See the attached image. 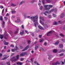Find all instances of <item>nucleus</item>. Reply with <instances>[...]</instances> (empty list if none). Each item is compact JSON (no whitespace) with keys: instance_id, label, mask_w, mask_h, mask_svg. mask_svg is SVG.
I'll return each instance as SVG.
<instances>
[{"instance_id":"f257e3e1","label":"nucleus","mask_w":65,"mask_h":65,"mask_svg":"<svg viewBox=\"0 0 65 65\" xmlns=\"http://www.w3.org/2000/svg\"><path fill=\"white\" fill-rule=\"evenodd\" d=\"M30 19L34 23V25L36 27L38 25V16L36 15L35 16H32L30 18Z\"/></svg>"},{"instance_id":"f03ea898","label":"nucleus","mask_w":65,"mask_h":65,"mask_svg":"<svg viewBox=\"0 0 65 65\" xmlns=\"http://www.w3.org/2000/svg\"><path fill=\"white\" fill-rule=\"evenodd\" d=\"M17 59H15V57H14L12 58L11 59V60L12 61V62L13 61H17L19 58V55H17L16 56Z\"/></svg>"},{"instance_id":"7ed1b4c3","label":"nucleus","mask_w":65,"mask_h":65,"mask_svg":"<svg viewBox=\"0 0 65 65\" xmlns=\"http://www.w3.org/2000/svg\"><path fill=\"white\" fill-rule=\"evenodd\" d=\"M47 6H48V5H44V7L45 8V10H49L50 9V8H47Z\"/></svg>"},{"instance_id":"20e7f679","label":"nucleus","mask_w":65,"mask_h":65,"mask_svg":"<svg viewBox=\"0 0 65 65\" xmlns=\"http://www.w3.org/2000/svg\"><path fill=\"white\" fill-rule=\"evenodd\" d=\"M20 21V18L19 17H17V20L15 21V22H16V23H19Z\"/></svg>"},{"instance_id":"39448f33","label":"nucleus","mask_w":65,"mask_h":65,"mask_svg":"<svg viewBox=\"0 0 65 65\" xmlns=\"http://www.w3.org/2000/svg\"><path fill=\"white\" fill-rule=\"evenodd\" d=\"M40 22L41 25H42L43 26H47V25L46 24H45L43 22H42L41 20L40 21Z\"/></svg>"},{"instance_id":"423d86ee","label":"nucleus","mask_w":65,"mask_h":65,"mask_svg":"<svg viewBox=\"0 0 65 65\" xmlns=\"http://www.w3.org/2000/svg\"><path fill=\"white\" fill-rule=\"evenodd\" d=\"M29 45H28L26 47H25L24 49L22 50V51H25V50H27V49L29 48Z\"/></svg>"},{"instance_id":"0eeeda50","label":"nucleus","mask_w":65,"mask_h":65,"mask_svg":"<svg viewBox=\"0 0 65 65\" xmlns=\"http://www.w3.org/2000/svg\"><path fill=\"white\" fill-rule=\"evenodd\" d=\"M26 54V53L24 52V53H22L20 54V56H21V57H22V56H24L25 54Z\"/></svg>"},{"instance_id":"6e6552de","label":"nucleus","mask_w":65,"mask_h":65,"mask_svg":"<svg viewBox=\"0 0 65 65\" xmlns=\"http://www.w3.org/2000/svg\"><path fill=\"white\" fill-rule=\"evenodd\" d=\"M39 19L40 20H42L43 22H44V18H43V17H41L40 16L39 17Z\"/></svg>"},{"instance_id":"1a4fd4ad","label":"nucleus","mask_w":65,"mask_h":65,"mask_svg":"<svg viewBox=\"0 0 65 65\" xmlns=\"http://www.w3.org/2000/svg\"><path fill=\"white\" fill-rule=\"evenodd\" d=\"M52 32H53V31H51L49 32H48V33H47V36H50V34H51Z\"/></svg>"},{"instance_id":"9d476101","label":"nucleus","mask_w":65,"mask_h":65,"mask_svg":"<svg viewBox=\"0 0 65 65\" xmlns=\"http://www.w3.org/2000/svg\"><path fill=\"white\" fill-rule=\"evenodd\" d=\"M64 16H65V14L63 13L61 14L60 18H63Z\"/></svg>"},{"instance_id":"9b49d317","label":"nucleus","mask_w":65,"mask_h":65,"mask_svg":"<svg viewBox=\"0 0 65 65\" xmlns=\"http://www.w3.org/2000/svg\"><path fill=\"white\" fill-rule=\"evenodd\" d=\"M38 27H39V28L41 29V30H43L44 29L40 25L38 26Z\"/></svg>"},{"instance_id":"f8f14e48","label":"nucleus","mask_w":65,"mask_h":65,"mask_svg":"<svg viewBox=\"0 0 65 65\" xmlns=\"http://www.w3.org/2000/svg\"><path fill=\"white\" fill-rule=\"evenodd\" d=\"M53 65H57L58 64H59V63L58 61H57V62H56V63H53Z\"/></svg>"},{"instance_id":"ddd939ff","label":"nucleus","mask_w":65,"mask_h":65,"mask_svg":"<svg viewBox=\"0 0 65 65\" xmlns=\"http://www.w3.org/2000/svg\"><path fill=\"white\" fill-rule=\"evenodd\" d=\"M59 47L60 48H63V44H60L59 45Z\"/></svg>"},{"instance_id":"4468645a","label":"nucleus","mask_w":65,"mask_h":65,"mask_svg":"<svg viewBox=\"0 0 65 65\" xmlns=\"http://www.w3.org/2000/svg\"><path fill=\"white\" fill-rule=\"evenodd\" d=\"M17 64H18V65H22L23 64V62H17Z\"/></svg>"},{"instance_id":"2eb2a0df","label":"nucleus","mask_w":65,"mask_h":65,"mask_svg":"<svg viewBox=\"0 0 65 65\" xmlns=\"http://www.w3.org/2000/svg\"><path fill=\"white\" fill-rule=\"evenodd\" d=\"M4 44L6 45L8 44V43L6 42V41H4Z\"/></svg>"},{"instance_id":"dca6fc26","label":"nucleus","mask_w":65,"mask_h":65,"mask_svg":"<svg viewBox=\"0 0 65 65\" xmlns=\"http://www.w3.org/2000/svg\"><path fill=\"white\" fill-rule=\"evenodd\" d=\"M59 41H57L54 44L55 45H57V44H59Z\"/></svg>"},{"instance_id":"f3484780","label":"nucleus","mask_w":65,"mask_h":65,"mask_svg":"<svg viewBox=\"0 0 65 65\" xmlns=\"http://www.w3.org/2000/svg\"><path fill=\"white\" fill-rule=\"evenodd\" d=\"M2 23H3V28L4 27V25H5V22L3 21H2Z\"/></svg>"},{"instance_id":"a211bd4d","label":"nucleus","mask_w":65,"mask_h":65,"mask_svg":"<svg viewBox=\"0 0 65 65\" xmlns=\"http://www.w3.org/2000/svg\"><path fill=\"white\" fill-rule=\"evenodd\" d=\"M20 35H23V34H24V30L22 31V32H20Z\"/></svg>"},{"instance_id":"6ab92c4d","label":"nucleus","mask_w":65,"mask_h":65,"mask_svg":"<svg viewBox=\"0 0 65 65\" xmlns=\"http://www.w3.org/2000/svg\"><path fill=\"white\" fill-rule=\"evenodd\" d=\"M64 52V50L63 49H62L60 51L59 53H61V52Z\"/></svg>"},{"instance_id":"aec40b11","label":"nucleus","mask_w":65,"mask_h":65,"mask_svg":"<svg viewBox=\"0 0 65 65\" xmlns=\"http://www.w3.org/2000/svg\"><path fill=\"white\" fill-rule=\"evenodd\" d=\"M58 24V23H57V22H54L53 23V25H56Z\"/></svg>"},{"instance_id":"412c9836","label":"nucleus","mask_w":65,"mask_h":65,"mask_svg":"<svg viewBox=\"0 0 65 65\" xmlns=\"http://www.w3.org/2000/svg\"><path fill=\"white\" fill-rule=\"evenodd\" d=\"M48 11H46L44 13V14L45 15H46V13H48Z\"/></svg>"},{"instance_id":"4be33fe9","label":"nucleus","mask_w":65,"mask_h":65,"mask_svg":"<svg viewBox=\"0 0 65 65\" xmlns=\"http://www.w3.org/2000/svg\"><path fill=\"white\" fill-rule=\"evenodd\" d=\"M3 35H0V38L1 39H3Z\"/></svg>"},{"instance_id":"5701e85b","label":"nucleus","mask_w":65,"mask_h":65,"mask_svg":"<svg viewBox=\"0 0 65 65\" xmlns=\"http://www.w3.org/2000/svg\"><path fill=\"white\" fill-rule=\"evenodd\" d=\"M53 53H57V50L56 49H55L53 51Z\"/></svg>"},{"instance_id":"b1692460","label":"nucleus","mask_w":65,"mask_h":65,"mask_svg":"<svg viewBox=\"0 0 65 65\" xmlns=\"http://www.w3.org/2000/svg\"><path fill=\"white\" fill-rule=\"evenodd\" d=\"M24 3V1H23L22 2H21L20 4L19 5H22V4H23Z\"/></svg>"},{"instance_id":"393cba45","label":"nucleus","mask_w":65,"mask_h":65,"mask_svg":"<svg viewBox=\"0 0 65 65\" xmlns=\"http://www.w3.org/2000/svg\"><path fill=\"white\" fill-rule=\"evenodd\" d=\"M44 41V39H41L40 40V42H42V41Z\"/></svg>"},{"instance_id":"a878e982","label":"nucleus","mask_w":65,"mask_h":65,"mask_svg":"<svg viewBox=\"0 0 65 65\" xmlns=\"http://www.w3.org/2000/svg\"><path fill=\"white\" fill-rule=\"evenodd\" d=\"M52 56L50 55L49 56V57L48 58V59L49 60H50V59L52 58Z\"/></svg>"},{"instance_id":"bb28decb","label":"nucleus","mask_w":65,"mask_h":65,"mask_svg":"<svg viewBox=\"0 0 65 65\" xmlns=\"http://www.w3.org/2000/svg\"><path fill=\"white\" fill-rule=\"evenodd\" d=\"M38 47H39V46H36V47H35V50H37V48H38Z\"/></svg>"},{"instance_id":"cd10ccee","label":"nucleus","mask_w":65,"mask_h":65,"mask_svg":"<svg viewBox=\"0 0 65 65\" xmlns=\"http://www.w3.org/2000/svg\"><path fill=\"white\" fill-rule=\"evenodd\" d=\"M48 6L50 7V8H52L53 7V5H48Z\"/></svg>"},{"instance_id":"c85d7f7f","label":"nucleus","mask_w":65,"mask_h":65,"mask_svg":"<svg viewBox=\"0 0 65 65\" xmlns=\"http://www.w3.org/2000/svg\"><path fill=\"white\" fill-rule=\"evenodd\" d=\"M7 58V57H5L4 58H3L2 59V60H5V59H6Z\"/></svg>"},{"instance_id":"c756f323","label":"nucleus","mask_w":65,"mask_h":65,"mask_svg":"<svg viewBox=\"0 0 65 65\" xmlns=\"http://www.w3.org/2000/svg\"><path fill=\"white\" fill-rule=\"evenodd\" d=\"M60 35L61 36H62V37H64V35H63V34H60Z\"/></svg>"},{"instance_id":"7c9ffc66","label":"nucleus","mask_w":65,"mask_h":65,"mask_svg":"<svg viewBox=\"0 0 65 65\" xmlns=\"http://www.w3.org/2000/svg\"><path fill=\"white\" fill-rule=\"evenodd\" d=\"M15 11H12V14H13V13H15Z\"/></svg>"},{"instance_id":"2f4dec72","label":"nucleus","mask_w":65,"mask_h":65,"mask_svg":"<svg viewBox=\"0 0 65 65\" xmlns=\"http://www.w3.org/2000/svg\"><path fill=\"white\" fill-rule=\"evenodd\" d=\"M0 20L1 21H3V17L2 16H1Z\"/></svg>"},{"instance_id":"473e14b6","label":"nucleus","mask_w":65,"mask_h":65,"mask_svg":"<svg viewBox=\"0 0 65 65\" xmlns=\"http://www.w3.org/2000/svg\"><path fill=\"white\" fill-rule=\"evenodd\" d=\"M46 2H51V0H46Z\"/></svg>"},{"instance_id":"72a5a7b5","label":"nucleus","mask_w":65,"mask_h":65,"mask_svg":"<svg viewBox=\"0 0 65 65\" xmlns=\"http://www.w3.org/2000/svg\"><path fill=\"white\" fill-rule=\"evenodd\" d=\"M41 51L42 52H43L44 51V49H43L42 48H41Z\"/></svg>"},{"instance_id":"f704fd0d","label":"nucleus","mask_w":65,"mask_h":65,"mask_svg":"<svg viewBox=\"0 0 65 65\" xmlns=\"http://www.w3.org/2000/svg\"><path fill=\"white\" fill-rule=\"evenodd\" d=\"M4 18H5V20H7L8 19V18L6 17H5Z\"/></svg>"},{"instance_id":"c9c22d12","label":"nucleus","mask_w":65,"mask_h":65,"mask_svg":"<svg viewBox=\"0 0 65 65\" xmlns=\"http://www.w3.org/2000/svg\"><path fill=\"white\" fill-rule=\"evenodd\" d=\"M63 55H64L63 53H61L59 55L61 57V56H63Z\"/></svg>"},{"instance_id":"e433bc0d","label":"nucleus","mask_w":65,"mask_h":65,"mask_svg":"<svg viewBox=\"0 0 65 65\" xmlns=\"http://www.w3.org/2000/svg\"><path fill=\"white\" fill-rule=\"evenodd\" d=\"M27 42H28V44H30V43L31 42H30V41L29 40H28L27 41Z\"/></svg>"},{"instance_id":"4c0bfd02","label":"nucleus","mask_w":65,"mask_h":65,"mask_svg":"<svg viewBox=\"0 0 65 65\" xmlns=\"http://www.w3.org/2000/svg\"><path fill=\"white\" fill-rule=\"evenodd\" d=\"M13 52H14V51H15V50L12 49L11 50Z\"/></svg>"},{"instance_id":"58836bf2","label":"nucleus","mask_w":65,"mask_h":65,"mask_svg":"<svg viewBox=\"0 0 65 65\" xmlns=\"http://www.w3.org/2000/svg\"><path fill=\"white\" fill-rule=\"evenodd\" d=\"M25 32L27 34H29V32H28V31L27 30H25Z\"/></svg>"},{"instance_id":"ea45409f","label":"nucleus","mask_w":65,"mask_h":65,"mask_svg":"<svg viewBox=\"0 0 65 65\" xmlns=\"http://www.w3.org/2000/svg\"><path fill=\"white\" fill-rule=\"evenodd\" d=\"M53 15L54 16V18H56V15H55L54 14H53Z\"/></svg>"},{"instance_id":"a19ab883","label":"nucleus","mask_w":65,"mask_h":65,"mask_svg":"<svg viewBox=\"0 0 65 65\" xmlns=\"http://www.w3.org/2000/svg\"><path fill=\"white\" fill-rule=\"evenodd\" d=\"M43 8V7L42 6H41L40 8V10H42V9Z\"/></svg>"},{"instance_id":"79ce46f5","label":"nucleus","mask_w":65,"mask_h":65,"mask_svg":"<svg viewBox=\"0 0 65 65\" xmlns=\"http://www.w3.org/2000/svg\"><path fill=\"white\" fill-rule=\"evenodd\" d=\"M0 7L1 9H2V8H3L4 7L3 6H1Z\"/></svg>"},{"instance_id":"37998d69","label":"nucleus","mask_w":65,"mask_h":65,"mask_svg":"<svg viewBox=\"0 0 65 65\" xmlns=\"http://www.w3.org/2000/svg\"><path fill=\"white\" fill-rule=\"evenodd\" d=\"M21 61H23L24 60V59L23 58H21L20 59Z\"/></svg>"},{"instance_id":"c03bdc74","label":"nucleus","mask_w":65,"mask_h":65,"mask_svg":"<svg viewBox=\"0 0 65 65\" xmlns=\"http://www.w3.org/2000/svg\"><path fill=\"white\" fill-rule=\"evenodd\" d=\"M51 17H52V16H51V15H48L49 18H51Z\"/></svg>"},{"instance_id":"a18cd8bd","label":"nucleus","mask_w":65,"mask_h":65,"mask_svg":"<svg viewBox=\"0 0 65 65\" xmlns=\"http://www.w3.org/2000/svg\"><path fill=\"white\" fill-rule=\"evenodd\" d=\"M34 63H35V64H37V63H37V61H35L34 62Z\"/></svg>"},{"instance_id":"49530a36","label":"nucleus","mask_w":65,"mask_h":65,"mask_svg":"<svg viewBox=\"0 0 65 65\" xmlns=\"http://www.w3.org/2000/svg\"><path fill=\"white\" fill-rule=\"evenodd\" d=\"M21 27H22V29H24V25H22L21 26Z\"/></svg>"},{"instance_id":"de8ad7c7","label":"nucleus","mask_w":65,"mask_h":65,"mask_svg":"<svg viewBox=\"0 0 65 65\" xmlns=\"http://www.w3.org/2000/svg\"><path fill=\"white\" fill-rule=\"evenodd\" d=\"M2 54L0 53V57H2Z\"/></svg>"},{"instance_id":"09e8293b","label":"nucleus","mask_w":65,"mask_h":65,"mask_svg":"<svg viewBox=\"0 0 65 65\" xmlns=\"http://www.w3.org/2000/svg\"><path fill=\"white\" fill-rule=\"evenodd\" d=\"M5 52V50H3L2 51V53H3V52Z\"/></svg>"},{"instance_id":"8fccbe9b","label":"nucleus","mask_w":65,"mask_h":65,"mask_svg":"<svg viewBox=\"0 0 65 65\" xmlns=\"http://www.w3.org/2000/svg\"><path fill=\"white\" fill-rule=\"evenodd\" d=\"M35 1L34 0L31 1V3H33V2H34Z\"/></svg>"},{"instance_id":"3c124183","label":"nucleus","mask_w":65,"mask_h":65,"mask_svg":"<svg viewBox=\"0 0 65 65\" xmlns=\"http://www.w3.org/2000/svg\"><path fill=\"white\" fill-rule=\"evenodd\" d=\"M7 17H8L9 16V14L8 13H7L6 15Z\"/></svg>"},{"instance_id":"603ef678","label":"nucleus","mask_w":65,"mask_h":65,"mask_svg":"<svg viewBox=\"0 0 65 65\" xmlns=\"http://www.w3.org/2000/svg\"><path fill=\"white\" fill-rule=\"evenodd\" d=\"M31 35L32 36H34V34L32 33L31 34Z\"/></svg>"},{"instance_id":"864d4df0","label":"nucleus","mask_w":65,"mask_h":65,"mask_svg":"<svg viewBox=\"0 0 65 65\" xmlns=\"http://www.w3.org/2000/svg\"><path fill=\"white\" fill-rule=\"evenodd\" d=\"M4 49L5 50V49H6V46H4Z\"/></svg>"},{"instance_id":"5fc2aeb1","label":"nucleus","mask_w":65,"mask_h":65,"mask_svg":"<svg viewBox=\"0 0 65 65\" xmlns=\"http://www.w3.org/2000/svg\"><path fill=\"white\" fill-rule=\"evenodd\" d=\"M15 18V16H12V18Z\"/></svg>"},{"instance_id":"6e6d98bb","label":"nucleus","mask_w":65,"mask_h":65,"mask_svg":"<svg viewBox=\"0 0 65 65\" xmlns=\"http://www.w3.org/2000/svg\"><path fill=\"white\" fill-rule=\"evenodd\" d=\"M18 33V32H17V31H15V34H17Z\"/></svg>"},{"instance_id":"4d7b16f0","label":"nucleus","mask_w":65,"mask_h":65,"mask_svg":"<svg viewBox=\"0 0 65 65\" xmlns=\"http://www.w3.org/2000/svg\"><path fill=\"white\" fill-rule=\"evenodd\" d=\"M61 64H63V65H64V62H63L62 61Z\"/></svg>"},{"instance_id":"13d9d810","label":"nucleus","mask_w":65,"mask_h":65,"mask_svg":"<svg viewBox=\"0 0 65 65\" xmlns=\"http://www.w3.org/2000/svg\"><path fill=\"white\" fill-rule=\"evenodd\" d=\"M11 47H14V45H10Z\"/></svg>"},{"instance_id":"bf43d9fd","label":"nucleus","mask_w":65,"mask_h":65,"mask_svg":"<svg viewBox=\"0 0 65 65\" xmlns=\"http://www.w3.org/2000/svg\"><path fill=\"white\" fill-rule=\"evenodd\" d=\"M11 6H14V4H11Z\"/></svg>"},{"instance_id":"052dcab7","label":"nucleus","mask_w":65,"mask_h":65,"mask_svg":"<svg viewBox=\"0 0 65 65\" xmlns=\"http://www.w3.org/2000/svg\"><path fill=\"white\" fill-rule=\"evenodd\" d=\"M10 50H7V52H10Z\"/></svg>"},{"instance_id":"680f3d73","label":"nucleus","mask_w":65,"mask_h":65,"mask_svg":"<svg viewBox=\"0 0 65 65\" xmlns=\"http://www.w3.org/2000/svg\"><path fill=\"white\" fill-rule=\"evenodd\" d=\"M54 11V9H53L51 10L50 11V12H52V11Z\"/></svg>"},{"instance_id":"e2e57ef3","label":"nucleus","mask_w":65,"mask_h":65,"mask_svg":"<svg viewBox=\"0 0 65 65\" xmlns=\"http://www.w3.org/2000/svg\"><path fill=\"white\" fill-rule=\"evenodd\" d=\"M34 59V58H32L31 59V61H32Z\"/></svg>"},{"instance_id":"0e129e2a","label":"nucleus","mask_w":65,"mask_h":65,"mask_svg":"<svg viewBox=\"0 0 65 65\" xmlns=\"http://www.w3.org/2000/svg\"><path fill=\"white\" fill-rule=\"evenodd\" d=\"M41 36H42L41 35H40L39 36V37L40 38H41Z\"/></svg>"},{"instance_id":"69168bd1","label":"nucleus","mask_w":65,"mask_h":65,"mask_svg":"<svg viewBox=\"0 0 65 65\" xmlns=\"http://www.w3.org/2000/svg\"><path fill=\"white\" fill-rule=\"evenodd\" d=\"M1 65H4V64H3V62H2L1 63Z\"/></svg>"},{"instance_id":"338daca9","label":"nucleus","mask_w":65,"mask_h":65,"mask_svg":"<svg viewBox=\"0 0 65 65\" xmlns=\"http://www.w3.org/2000/svg\"><path fill=\"white\" fill-rule=\"evenodd\" d=\"M63 29H64V30H65V26H64L63 28Z\"/></svg>"},{"instance_id":"774afa93","label":"nucleus","mask_w":65,"mask_h":65,"mask_svg":"<svg viewBox=\"0 0 65 65\" xmlns=\"http://www.w3.org/2000/svg\"><path fill=\"white\" fill-rule=\"evenodd\" d=\"M20 48H23V47H22V46H20Z\"/></svg>"}]
</instances>
